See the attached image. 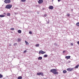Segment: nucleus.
<instances>
[{
  "label": "nucleus",
  "mask_w": 79,
  "mask_h": 79,
  "mask_svg": "<svg viewBox=\"0 0 79 79\" xmlns=\"http://www.w3.org/2000/svg\"><path fill=\"white\" fill-rule=\"evenodd\" d=\"M76 25L77 26L79 27V23L78 22L77 23H76Z\"/></svg>",
  "instance_id": "nucleus-21"
},
{
  "label": "nucleus",
  "mask_w": 79,
  "mask_h": 79,
  "mask_svg": "<svg viewBox=\"0 0 79 79\" xmlns=\"http://www.w3.org/2000/svg\"><path fill=\"white\" fill-rule=\"evenodd\" d=\"M54 45H57L56 44V43H54Z\"/></svg>",
  "instance_id": "nucleus-30"
},
{
  "label": "nucleus",
  "mask_w": 79,
  "mask_h": 79,
  "mask_svg": "<svg viewBox=\"0 0 79 79\" xmlns=\"http://www.w3.org/2000/svg\"><path fill=\"white\" fill-rule=\"evenodd\" d=\"M23 53H26V50L24 51Z\"/></svg>",
  "instance_id": "nucleus-29"
},
{
  "label": "nucleus",
  "mask_w": 79,
  "mask_h": 79,
  "mask_svg": "<svg viewBox=\"0 0 79 79\" xmlns=\"http://www.w3.org/2000/svg\"><path fill=\"white\" fill-rule=\"evenodd\" d=\"M37 14H39V11L37 12Z\"/></svg>",
  "instance_id": "nucleus-32"
},
{
  "label": "nucleus",
  "mask_w": 79,
  "mask_h": 79,
  "mask_svg": "<svg viewBox=\"0 0 79 79\" xmlns=\"http://www.w3.org/2000/svg\"><path fill=\"white\" fill-rule=\"evenodd\" d=\"M37 75H39V76H40V75H41L42 76H44V75L43 74V73L42 72H40L39 73H37Z\"/></svg>",
  "instance_id": "nucleus-5"
},
{
  "label": "nucleus",
  "mask_w": 79,
  "mask_h": 79,
  "mask_svg": "<svg viewBox=\"0 0 79 79\" xmlns=\"http://www.w3.org/2000/svg\"><path fill=\"white\" fill-rule=\"evenodd\" d=\"M29 34H32V32H31V31H29Z\"/></svg>",
  "instance_id": "nucleus-25"
},
{
  "label": "nucleus",
  "mask_w": 79,
  "mask_h": 79,
  "mask_svg": "<svg viewBox=\"0 0 79 79\" xmlns=\"http://www.w3.org/2000/svg\"><path fill=\"white\" fill-rule=\"evenodd\" d=\"M44 16H45V17H47V14L44 15Z\"/></svg>",
  "instance_id": "nucleus-28"
},
{
  "label": "nucleus",
  "mask_w": 79,
  "mask_h": 79,
  "mask_svg": "<svg viewBox=\"0 0 79 79\" xmlns=\"http://www.w3.org/2000/svg\"><path fill=\"white\" fill-rule=\"evenodd\" d=\"M77 44H78V45H79V41H78L77 42Z\"/></svg>",
  "instance_id": "nucleus-31"
},
{
  "label": "nucleus",
  "mask_w": 79,
  "mask_h": 79,
  "mask_svg": "<svg viewBox=\"0 0 79 79\" xmlns=\"http://www.w3.org/2000/svg\"><path fill=\"white\" fill-rule=\"evenodd\" d=\"M17 45V43H15L14 44V46H15V45Z\"/></svg>",
  "instance_id": "nucleus-27"
},
{
  "label": "nucleus",
  "mask_w": 79,
  "mask_h": 79,
  "mask_svg": "<svg viewBox=\"0 0 79 79\" xmlns=\"http://www.w3.org/2000/svg\"><path fill=\"white\" fill-rule=\"evenodd\" d=\"M3 77V76L0 74V78H2V77Z\"/></svg>",
  "instance_id": "nucleus-19"
},
{
  "label": "nucleus",
  "mask_w": 79,
  "mask_h": 79,
  "mask_svg": "<svg viewBox=\"0 0 79 79\" xmlns=\"http://www.w3.org/2000/svg\"><path fill=\"white\" fill-rule=\"evenodd\" d=\"M18 42H21V38H19L18 39Z\"/></svg>",
  "instance_id": "nucleus-11"
},
{
  "label": "nucleus",
  "mask_w": 79,
  "mask_h": 79,
  "mask_svg": "<svg viewBox=\"0 0 79 79\" xmlns=\"http://www.w3.org/2000/svg\"><path fill=\"white\" fill-rule=\"evenodd\" d=\"M4 2H5V3H10L11 2V0H5Z\"/></svg>",
  "instance_id": "nucleus-4"
},
{
  "label": "nucleus",
  "mask_w": 79,
  "mask_h": 79,
  "mask_svg": "<svg viewBox=\"0 0 79 79\" xmlns=\"http://www.w3.org/2000/svg\"><path fill=\"white\" fill-rule=\"evenodd\" d=\"M26 0H21V2H26Z\"/></svg>",
  "instance_id": "nucleus-23"
},
{
  "label": "nucleus",
  "mask_w": 79,
  "mask_h": 79,
  "mask_svg": "<svg viewBox=\"0 0 79 79\" xmlns=\"http://www.w3.org/2000/svg\"><path fill=\"white\" fill-rule=\"evenodd\" d=\"M49 8L50 10H52V9H53V6H50L49 7Z\"/></svg>",
  "instance_id": "nucleus-8"
},
{
  "label": "nucleus",
  "mask_w": 79,
  "mask_h": 79,
  "mask_svg": "<svg viewBox=\"0 0 79 79\" xmlns=\"http://www.w3.org/2000/svg\"><path fill=\"white\" fill-rule=\"evenodd\" d=\"M40 53L41 54H44V53H45V52L41 50L39 52V54H40Z\"/></svg>",
  "instance_id": "nucleus-6"
},
{
  "label": "nucleus",
  "mask_w": 79,
  "mask_h": 79,
  "mask_svg": "<svg viewBox=\"0 0 79 79\" xmlns=\"http://www.w3.org/2000/svg\"><path fill=\"white\" fill-rule=\"evenodd\" d=\"M67 71H69V72H71V71H73L74 70V68H69L67 69Z\"/></svg>",
  "instance_id": "nucleus-3"
},
{
  "label": "nucleus",
  "mask_w": 79,
  "mask_h": 79,
  "mask_svg": "<svg viewBox=\"0 0 79 79\" xmlns=\"http://www.w3.org/2000/svg\"><path fill=\"white\" fill-rule=\"evenodd\" d=\"M9 46H11V44H10Z\"/></svg>",
  "instance_id": "nucleus-34"
},
{
  "label": "nucleus",
  "mask_w": 79,
  "mask_h": 79,
  "mask_svg": "<svg viewBox=\"0 0 79 79\" xmlns=\"http://www.w3.org/2000/svg\"><path fill=\"white\" fill-rule=\"evenodd\" d=\"M10 13H7V16H10Z\"/></svg>",
  "instance_id": "nucleus-18"
},
{
  "label": "nucleus",
  "mask_w": 79,
  "mask_h": 79,
  "mask_svg": "<svg viewBox=\"0 0 79 79\" xmlns=\"http://www.w3.org/2000/svg\"><path fill=\"white\" fill-rule=\"evenodd\" d=\"M43 0H39L38 2L39 4H41V3H43Z\"/></svg>",
  "instance_id": "nucleus-7"
},
{
  "label": "nucleus",
  "mask_w": 79,
  "mask_h": 79,
  "mask_svg": "<svg viewBox=\"0 0 79 79\" xmlns=\"http://www.w3.org/2000/svg\"><path fill=\"white\" fill-rule=\"evenodd\" d=\"M4 15H6V13H4Z\"/></svg>",
  "instance_id": "nucleus-37"
},
{
  "label": "nucleus",
  "mask_w": 79,
  "mask_h": 79,
  "mask_svg": "<svg viewBox=\"0 0 79 79\" xmlns=\"http://www.w3.org/2000/svg\"><path fill=\"white\" fill-rule=\"evenodd\" d=\"M79 65H77L75 66V69H77V68H78V67H79Z\"/></svg>",
  "instance_id": "nucleus-16"
},
{
  "label": "nucleus",
  "mask_w": 79,
  "mask_h": 79,
  "mask_svg": "<svg viewBox=\"0 0 79 79\" xmlns=\"http://www.w3.org/2000/svg\"><path fill=\"white\" fill-rule=\"evenodd\" d=\"M44 79H47L46 78H44Z\"/></svg>",
  "instance_id": "nucleus-38"
},
{
  "label": "nucleus",
  "mask_w": 79,
  "mask_h": 79,
  "mask_svg": "<svg viewBox=\"0 0 79 79\" xmlns=\"http://www.w3.org/2000/svg\"><path fill=\"white\" fill-rule=\"evenodd\" d=\"M42 59V57L41 56L39 57L38 58V60H41Z\"/></svg>",
  "instance_id": "nucleus-9"
},
{
  "label": "nucleus",
  "mask_w": 79,
  "mask_h": 79,
  "mask_svg": "<svg viewBox=\"0 0 79 79\" xmlns=\"http://www.w3.org/2000/svg\"><path fill=\"white\" fill-rule=\"evenodd\" d=\"M65 58H66V59H69V58H71V56H65Z\"/></svg>",
  "instance_id": "nucleus-10"
},
{
  "label": "nucleus",
  "mask_w": 79,
  "mask_h": 79,
  "mask_svg": "<svg viewBox=\"0 0 79 79\" xmlns=\"http://www.w3.org/2000/svg\"><path fill=\"white\" fill-rule=\"evenodd\" d=\"M22 77L21 76H19L18 77V79H22Z\"/></svg>",
  "instance_id": "nucleus-15"
},
{
  "label": "nucleus",
  "mask_w": 79,
  "mask_h": 79,
  "mask_svg": "<svg viewBox=\"0 0 79 79\" xmlns=\"http://www.w3.org/2000/svg\"><path fill=\"white\" fill-rule=\"evenodd\" d=\"M25 42L26 43V45H27L29 44V43H28V42H27V41H25Z\"/></svg>",
  "instance_id": "nucleus-12"
},
{
  "label": "nucleus",
  "mask_w": 79,
  "mask_h": 79,
  "mask_svg": "<svg viewBox=\"0 0 79 79\" xmlns=\"http://www.w3.org/2000/svg\"><path fill=\"white\" fill-rule=\"evenodd\" d=\"M47 56H48V55L47 54H45L44 55V58H47Z\"/></svg>",
  "instance_id": "nucleus-17"
},
{
  "label": "nucleus",
  "mask_w": 79,
  "mask_h": 79,
  "mask_svg": "<svg viewBox=\"0 0 79 79\" xmlns=\"http://www.w3.org/2000/svg\"><path fill=\"white\" fill-rule=\"evenodd\" d=\"M58 2H60V0H58Z\"/></svg>",
  "instance_id": "nucleus-36"
},
{
  "label": "nucleus",
  "mask_w": 79,
  "mask_h": 79,
  "mask_svg": "<svg viewBox=\"0 0 79 79\" xmlns=\"http://www.w3.org/2000/svg\"><path fill=\"white\" fill-rule=\"evenodd\" d=\"M67 73V71L66 70H64L63 71V73Z\"/></svg>",
  "instance_id": "nucleus-20"
},
{
  "label": "nucleus",
  "mask_w": 79,
  "mask_h": 79,
  "mask_svg": "<svg viewBox=\"0 0 79 79\" xmlns=\"http://www.w3.org/2000/svg\"><path fill=\"white\" fill-rule=\"evenodd\" d=\"M5 16L3 15H0V18H3L5 17Z\"/></svg>",
  "instance_id": "nucleus-13"
},
{
  "label": "nucleus",
  "mask_w": 79,
  "mask_h": 79,
  "mask_svg": "<svg viewBox=\"0 0 79 79\" xmlns=\"http://www.w3.org/2000/svg\"><path fill=\"white\" fill-rule=\"evenodd\" d=\"M66 52V51H63V53H64V52Z\"/></svg>",
  "instance_id": "nucleus-33"
},
{
  "label": "nucleus",
  "mask_w": 79,
  "mask_h": 79,
  "mask_svg": "<svg viewBox=\"0 0 79 79\" xmlns=\"http://www.w3.org/2000/svg\"><path fill=\"white\" fill-rule=\"evenodd\" d=\"M35 46L37 47H39V44H37L35 45Z\"/></svg>",
  "instance_id": "nucleus-22"
},
{
  "label": "nucleus",
  "mask_w": 79,
  "mask_h": 79,
  "mask_svg": "<svg viewBox=\"0 0 79 79\" xmlns=\"http://www.w3.org/2000/svg\"><path fill=\"white\" fill-rule=\"evenodd\" d=\"M11 7H12V5L10 4H8L6 5V8H7V9H10Z\"/></svg>",
  "instance_id": "nucleus-2"
},
{
  "label": "nucleus",
  "mask_w": 79,
  "mask_h": 79,
  "mask_svg": "<svg viewBox=\"0 0 79 79\" xmlns=\"http://www.w3.org/2000/svg\"><path fill=\"white\" fill-rule=\"evenodd\" d=\"M67 16H68V17L69 16H70V14H67Z\"/></svg>",
  "instance_id": "nucleus-26"
},
{
  "label": "nucleus",
  "mask_w": 79,
  "mask_h": 79,
  "mask_svg": "<svg viewBox=\"0 0 79 79\" xmlns=\"http://www.w3.org/2000/svg\"><path fill=\"white\" fill-rule=\"evenodd\" d=\"M71 45L73 46V44L72 43H71Z\"/></svg>",
  "instance_id": "nucleus-35"
},
{
  "label": "nucleus",
  "mask_w": 79,
  "mask_h": 79,
  "mask_svg": "<svg viewBox=\"0 0 79 79\" xmlns=\"http://www.w3.org/2000/svg\"><path fill=\"white\" fill-rule=\"evenodd\" d=\"M10 30H11V31H13V30H15V28H10Z\"/></svg>",
  "instance_id": "nucleus-24"
},
{
  "label": "nucleus",
  "mask_w": 79,
  "mask_h": 79,
  "mask_svg": "<svg viewBox=\"0 0 79 79\" xmlns=\"http://www.w3.org/2000/svg\"><path fill=\"white\" fill-rule=\"evenodd\" d=\"M57 70L56 69H53L50 70V72L54 74H58V72L57 71Z\"/></svg>",
  "instance_id": "nucleus-1"
},
{
  "label": "nucleus",
  "mask_w": 79,
  "mask_h": 79,
  "mask_svg": "<svg viewBox=\"0 0 79 79\" xmlns=\"http://www.w3.org/2000/svg\"><path fill=\"white\" fill-rule=\"evenodd\" d=\"M18 32L19 33H21V30H19L18 31Z\"/></svg>",
  "instance_id": "nucleus-14"
}]
</instances>
